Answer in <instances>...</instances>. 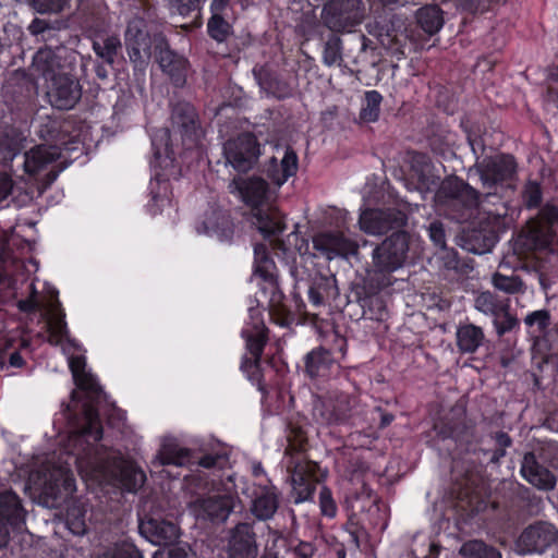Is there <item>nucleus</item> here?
<instances>
[{
    "label": "nucleus",
    "instance_id": "obj_1",
    "mask_svg": "<svg viewBox=\"0 0 558 558\" xmlns=\"http://www.w3.org/2000/svg\"><path fill=\"white\" fill-rule=\"evenodd\" d=\"M76 387L80 391L71 392V403L68 405L69 418L74 429L69 435L71 454L75 461L89 460L96 453L97 444L102 439L104 427L99 414V404L105 391L98 379L88 373L77 374L76 363L71 362Z\"/></svg>",
    "mask_w": 558,
    "mask_h": 558
},
{
    "label": "nucleus",
    "instance_id": "obj_2",
    "mask_svg": "<svg viewBox=\"0 0 558 558\" xmlns=\"http://www.w3.org/2000/svg\"><path fill=\"white\" fill-rule=\"evenodd\" d=\"M254 275L262 279L259 283V298L267 303L268 314L271 322L280 327H288L294 322V314L284 303V294L280 289L277 266L271 258L266 244L257 243L254 246ZM264 307L250 306L248 320L244 327L251 329H268L263 317Z\"/></svg>",
    "mask_w": 558,
    "mask_h": 558
},
{
    "label": "nucleus",
    "instance_id": "obj_3",
    "mask_svg": "<svg viewBox=\"0 0 558 558\" xmlns=\"http://www.w3.org/2000/svg\"><path fill=\"white\" fill-rule=\"evenodd\" d=\"M518 168L515 157L508 153L477 157L475 169L483 189L482 201L496 207L495 210L488 209V214L507 215V204L517 187Z\"/></svg>",
    "mask_w": 558,
    "mask_h": 558
},
{
    "label": "nucleus",
    "instance_id": "obj_4",
    "mask_svg": "<svg viewBox=\"0 0 558 558\" xmlns=\"http://www.w3.org/2000/svg\"><path fill=\"white\" fill-rule=\"evenodd\" d=\"M287 472L291 480V499L294 504L311 500L317 484L325 481L327 471L303 454L308 447L307 432L299 424L289 422L287 425Z\"/></svg>",
    "mask_w": 558,
    "mask_h": 558
},
{
    "label": "nucleus",
    "instance_id": "obj_5",
    "mask_svg": "<svg viewBox=\"0 0 558 558\" xmlns=\"http://www.w3.org/2000/svg\"><path fill=\"white\" fill-rule=\"evenodd\" d=\"M236 190L245 205L251 207L253 225L256 226L265 240H269L276 248L284 250L279 236L287 229L284 215L272 205L268 182L260 177L234 180Z\"/></svg>",
    "mask_w": 558,
    "mask_h": 558
},
{
    "label": "nucleus",
    "instance_id": "obj_6",
    "mask_svg": "<svg viewBox=\"0 0 558 558\" xmlns=\"http://www.w3.org/2000/svg\"><path fill=\"white\" fill-rule=\"evenodd\" d=\"M483 192L477 191L457 175L447 177L434 193L435 203L446 215L457 221H468L480 205L489 207L482 201ZM489 208H487L488 210Z\"/></svg>",
    "mask_w": 558,
    "mask_h": 558
},
{
    "label": "nucleus",
    "instance_id": "obj_7",
    "mask_svg": "<svg viewBox=\"0 0 558 558\" xmlns=\"http://www.w3.org/2000/svg\"><path fill=\"white\" fill-rule=\"evenodd\" d=\"M409 251V234L403 230L393 231L372 254L373 271L366 279L377 278V288H389L393 284L392 272L405 262Z\"/></svg>",
    "mask_w": 558,
    "mask_h": 558
},
{
    "label": "nucleus",
    "instance_id": "obj_8",
    "mask_svg": "<svg viewBox=\"0 0 558 558\" xmlns=\"http://www.w3.org/2000/svg\"><path fill=\"white\" fill-rule=\"evenodd\" d=\"M347 351V338L336 333L329 349L319 345L305 354L303 359L305 376L315 381L327 380L340 367V360L345 356Z\"/></svg>",
    "mask_w": 558,
    "mask_h": 558
},
{
    "label": "nucleus",
    "instance_id": "obj_9",
    "mask_svg": "<svg viewBox=\"0 0 558 558\" xmlns=\"http://www.w3.org/2000/svg\"><path fill=\"white\" fill-rule=\"evenodd\" d=\"M241 336L245 340V347L251 357L246 354L242 356L240 369L252 385L256 386L259 391L265 392L262 355L268 342V329L243 327Z\"/></svg>",
    "mask_w": 558,
    "mask_h": 558
},
{
    "label": "nucleus",
    "instance_id": "obj_10",
    "mask_svg": "<svg viewBox=\"0 0 558 558\" xmlns=\"http://www.w3.org/2000/svg\"><path fill=\"white\" fill-rule=\"evenodd\" d=\"M365 16L362 0H329L322 11V19L327 29L333 33L352 32Z\"/></svg>",
    "mask_w": 558,
    "mask_h": 558
},
{
    "label": "nucleus",
    "instance_id": "obj_11",
    "mask_svg": "<svg viewBox=\"0 0 558 558\" xmlns=\"http://www.w3.org/2000/svg\"><path fill=\"white\" fill-rule=\"evenodd\" d=\"M558 225V207L553 204H545L538 214L530 219L523 230L525 242L530 250H546L554 239V227Z\"/></svg>",
    "mask_w": 558,
    "mask_h": 558
},
{
    "label": "nucleus",
    "instance_id": "obj_12",
    "mask_svg": "<svg viewBox=\"0 0 558 558\" xmlns=\"http://www.w3.org/2000/svg\"><path fill=\"white\" fill-rule=\"evenodd\" d=\"M47 82V97L58 110H71L82 98V85L69 69H60Z\"/></svg>",
    "mask_w": 558,
    "mask_h": 558
},
{
    "label": "nucleus",
    "instance_id": "obj_13",
    "mask_svg": "<svg viewBox=\"0 0 558 558\" xmlns=\"http://www.w3.org/2000/svg\"><path fill=\"white\" fill-rule=\"evenodd\" d=\"M377 278L365 279L363 283L352 286L348 295L349 302H356L365 318L385 322L389 317L386 301L381 294L385 288H377Z\"/></svg>",
    "mask_w": 558,
    "mask_h": 558
},
{
    "label": "nucleus",
    "instance_id": "obj_14",
    "mask_svg": "<svg viewBox=\"0 0 558 558\" xmlns=\"http://www.w3.org/2000/svg\"><path fill=\"white\" fill-rule=\"evenodd\" d=\"M157 34L155 33L153 36L149 34L143 19H134L128 23L124 40L132 62L140 65L148 63L156 53Z\"/></svg>",
    "mask_w": 558,
    "mask_h": 558
},
{
    "label": "nucleus",
    "instance_id": "obj_15",
    "mask_svg": "<svg viewBox=\"0 0 558 558\" xmlns=\"http://www.w3.org/2000/svg\"><path fill=\"white\" fill-rule=\"evenodd\" d=\"M227 162L238 172L251 170L260 155V145L253 133H241L223 146Z\"/></svg>",
    "mask_w": 558,
    "mask_h": 558
},
{
    "label": "nucleus",
    "instance_id": "obj_16",
    "mask_svg": "<svg viewBox=\"0 0 558 558\" xmlns=\"http://www.w3.org/2000/svg\"><path fill=\"white\" fill-rule=\"evenodd\" d=\"M558 538L557 527L547 521L537 520L522 530L515 541L519 554H544Z\"/></svg>",
    "mask_w": 558,
    "mask_h": 558
},
{
    "label": "nucleus",
    "instance_id": "obj_17",
    "mask_svg": "<svg viewBox=\"0 0 558 558\" xmlns=\"http://www.w3.org/2000/svg\"><path fill=\"white\" fill-rule=\"evenodd\" d=\"M172 132L180 134L185 149L196 147L202 137L198 113L193 105L178 101L171 110Z\"/></svg>",
    "mask_w": 558,
    "mask_h": 558
},
{
    "label": "nucleus",
    "instance_id": "obj_18",
    "mask_svg": "<svg viewBox=\"0 0 558 558\" xmlns=\"http://www.w3.org/2000/svg\"><path fill=\"white\" fill-rule=\"evenodd\" d=\"M154 58L172 85L175 87L184 86L189 60L170 48L168 39L162 33L156 35V53Z\"/></svg>",
    "mask_w": 558,
    "mask_h": 558
},
{
    "label": "nucleus",
    "instance_id": "obj_19",
    "mask_svg": "<svg viewBox=\"0 0 558 558\" xmlns=\"http://www.w3.org/2000/svg\"><path fill=\"white\" fill-rule=\"evenodd\" d=\"M38 135L50 149L62 153L75 149L74 145L78 143L80 131L69 120L47 118L39 125Z\"/></svg>",
    "mask_w": 558,
    "mask_h": 558
},
{
    "label": "nucleus",
    "instance_id": "obj_20",
    "mask_svg": "<svg viewBox=\"0 0 558 558\" xmlns=\"http://www.w3.org/2000/svg\"><path fill=\"white\" fill-rule=\"evenodd\" d=\"M313 417L323 425H343L351 416V405L344 395L315 396Z\"/></svg>",
    "mask_w": 558,
    "mask_h": 558
},
{
    "label": "nucleus",
    "instance_id": "obj_21",
    "mask_svg": "<svg viewBox=\"0 0 558 558\" xmlns=\"http://www.w3.org/2000/svg\"><path fill=\"white\" fill-rule=\"evenodd\" d=\"M407 222V214L396 208H367L361 213L359 219L361 230L373 235L401 230Z\"/></svg>",
    "mask_w": 558,
    "mask_h": 558
},
{
    "label": "nucleus",
    "instance_id": "obj_22",
    "mask_svg": "<svg viewBox=\"0 0 558 558\" xmlns=\"http://www.w3.org/2000/svg\"><path fill=\"white\" fill-rule=\"evenodd\" d=\"M26 511L21 498L13 490L0 493V549L8 546L10 541L9 526L21 530L25 525Z\"/></svg>",
    "mask_w": 558,
    "mask_h": 558
},
{
    "label": "nucleus",
    "instance_id": "obj_23",
    "mask_svg": "<svg viewBox=\"0 0 558 558\" xmlns=\"http://www.w3.org/2000/svg\"><path fill=\"white\" fill-rule=\"evenodd\" d=\"M226 546L227 558H256L258 544L251 523L240 522L229 530Z\"/></svg>",
    "mask_w": 558,
    "mask_h": 558
},
{
    "label": "nucleus",
    "instance_id": "obj_24",
    "mask_svg": "<svg viewBox=\"0 0 558 558\" xmlns=\"http://www.w3.org/2000/svg\"><path fill=\"white\" fill-rule=\"evenodd\" d=\"M434 165L425 153L411 154L409 180L422 194L435 193L440 185V177L434 173Z\"/></svg>",
    "mask_w": 558,
    "mask_h": 558
},
{
    "label": "nucleus",
    "instance_id": "obj_25",
    "mask_svg": "<svg viewBox=\"0 0 558 558\" xmlns=\"http://www.w3.org/2000/svg\"><path fill=\"white\" fill-rule=\"evenodd\" d=\"M369 33L376 36L383 47L395 52L401 50L408 38L405 22L397 14L376 21Z\"/></svg>",
    "mask_w": 558,
    "mask_h": 558
},
{
    "label": "nucleus",
    "instance_id": "obj_26",
    "mask_svg": "<svg viewBox=\"0 0 558 558\" xmlns=\"http://www.w3.org/2000/svg\"><path fill=\"white\" fill-rule=\"evenodd\" d=\"M313 247L320 255L332 259L348 257L357 253V244L342 232H322L313 238Z\"/></svg>",
    "mask_w": 558,
    "mask_h": 558
},
{
    "label": "nucleus",
    "instance_id": "obj_27",
    "mask_svg": "<svg viewBox=\"0 0 558 558\" xmlns=\"http://www.w3.org/2000/svg\"><path fill=\"white\" fill-rule=\"evenodd\" d=\"M523 322L527 335L533 340V349L543 353L545 356L549 355L550 345L548 333L553 325L550 312L546 308L530 312L526 314Z\"/></svg>",
    "mask_w": 558,
    "mask_h": 558
},
{
    "label": "nucleus",
    "instance_id": "obj_28",
    "mask_svg": "<svg viewBox=\"0 0 558 558\" xmlns=\"http://www.w3.org/2000/svg\"><path fill=\"white\" fill-rule=\"evenodd\" d=\"M138 529L141 534L155 545H167L179 537L178 525L159 515L141 518Z\"/></svg>",
    "mask_w": 558,
    "mask_h": 558
},
{
    "label": "nucleus",
    "instance_id": "obj_29",
    "mask_svg": "<svg viewBox=\"0 0 558 558\" xmlns=\"http://www.w3.org/2000/svg\"><path fill=\"white\" fill-rule=\"evenodd\" d=\"M520 473L526 482L538 489L550 490L556 486L555 475L538 462L533 451L523 456Z\"/></svg>",
    "mask_w": 558,
    "mask_h": 558
},
{
    "label": "nucleus",
    "instance_id": "obj_30",
    "mask_svg": "<svg viewBox=\"0 0 558 558\" xmlns=\"http://www.w3.org/2000/svg\"><path fill=\"white\" fill-rule=\"evenodd\" d=\"M299 169V158L295 150L288 146L284 150L281 161L271 157L265 166L266 177L278 187L283 185L289 178L296 174Z\"/></svg>",
    "mask_w": 558,
    "mask_h": 558
},
{
    "label": "nucleus",
    "instance_id": "obj_31",
    "mask_svg": "<svg viewBox=\"0 0 558 558\" xmlns=\"http://www.w3.org/2000/svg\"><path fill=\"white\" fill-rule=\"evenodd\" d=\"M463 248L474 254L490 252L499 241L498 232L488 225H480L464 233Z\"/></svg>",
    "mask_w": 558,
    "mask_h": 558
},
{
    "label": "nucleus",
    "instance_id": "obj_32",
    "mask_svg": "<svg viewBox=\"0 0 558 558\" xmlns=\"http://www.w3.org/2000/svg\"><path fill=\"white\" fill-rule=\"evenodd\" d=\"M203 226L207 234L215 235L220 241L230 242L233 238L234 223L226 210L211 209L206 213Z\"/></svg>",
    "mask_w": 558,
    "mask_h": 558
},
{
    "label": "nucleus",
    "instance_id": "obj_33",
    "mask_svg": "<svg viewBox=\"0 0 558 558\" xmlns=\"http://www.w3.org/2000/svg\"><path fill=\"white\" fill-rule=\"evenodd\" d=\"M486 341L482 327L472 323H460L456 331V343L461 354H473Z\"/></svg>",
    "mask_w": 558,
    "mask_h": 558
},
{
    "label": "nucleus",
    "instance_id": "obj_34",
    "mask_svg": "<svg viewBox=\"0 0 558 558\" xmlns=\"http://www.w3.org/2000/svg\"><path fill=\"white\" fill-rule=\"evenodd\" d=\"M54 298L56 300L47 311V331L49 333V342L58 345L68 338L69 330L64 310L58 300V291L54 292Z\"/></svg>",
    "mask_w": 558,
    "mask_h": 558
},
{
    "label": "nucleus",
    "instance_id": "obj_35",
    "mask_svg": "<svg viewBox=\"0 0 558 558\" xmlns=\"http://www.w3.org/2000/svg\"><path fill=\"white\" fill-rule=\"evenodd\" d=\"M234 508V499L230 495H214L201 501V511L213 522H225Z\"/></svg>",
    "mask_w": 558,
    "mask_h": 558
},
{
    "label": "nucleus",
    "instance_id": "obj_36",
    "mask_svg": "<svg viewBox=\"0 0 558 558\" xmlns=\"http://www.w3.org/2000/svg\"><path fill=\"white\" fill-rule=\"evenodd\" d=\"M279 508V493L275 487H264L253 499L251 511L260 521H267L274 517Z\"/></svg>",
    "mask_w": 558,
    "mask_h": 558
},
{
    "label": "nucleus",
    "instance_id": "obj_37",
    "mask_svg": "<svg viewBox=\"0 0 558 558\" xmlns=\"http://www.w3.org/2000/svg\"><path fill=\"white\" fill-rule=\"evenodd\" d=\"M415 21L427 36H433L444 26V12L437 4L424 5L416 11Z\"/></svg>",
    "mask_w": 558,
    "mask_h": 558
},
{
    "label": "nucleus",
    "instance_id": "obj_38",
    "mask_svg": "<svg viewBox=\"0 0 558 558\" xmlns=\"http://www.w3.org/2000/svg\"><path fill=\"white\" fill-rule=\"evenodd\" d=\"M61 153L51 149L48 150L43 146H38L24 155V170L29 175H36L45 170L48 165L57 160Z\"/></svg>",
    "mask_w": 558,
    "mask_h": 558
},
{
    "label": "nucleus",
    "instance_id": "obj_39",
    "mask_svg": "<svg viewBox=\"0 0 558 558\" xmlns=\"http://www.w3.org/2000/svg\"><path fill=\"white\" fill-rule=\"evenodd\" d=\"M32 66L45 81L50 80L60 69H68L60 64L56 52L50 47L40 48L35 53Z\"/></svg>",
    "mask_w": 558,
    "mask_h": 558
},
{
    "label": "nucleus",
    "instance_id": "obj_40",
    "mask_svg": "<svg viewBox=\"0 0 558 558\" xmlns=\"http://www.w3.org/2000/svg\"><path fill=\"white\" fill-rule=\"evenodd\" d=\"M118 481L123 490L136 493L146 482L145 472L132 461H123L119 469Z\"/></svg>",
    "mask_w": 558,
    "mask_h": 558
},
{
    "label": "nucleus",
    "instance_id": "obj_41",
    "mask_svg": "<svg viewBox=\"0 0 558 558\" xmlns=\"http://www.w3.org/2000/svg\"><path fill=\"white\" fill-rule=\"evenodd\" d=\"M157 459L162 466H185L191 463L192 450L177 444H163L158 451Z\"/></svg>",
    "mask_w": 558,
    "mask_h": 558
},
{
    "label": "nucleus",
    "instance_id": "obj_42",
    "mask_svg": "<svg viewBox=\"0 0 558 558\" xmlns=\"http://www.w3.org/2000/svg\"><path fill=\"white\" fill-rule=\"evenodd\" d=\"M259 85L267 93L278 100L290 98L293 95L291 84L280 75L266 72L259 76Z\"/></svg>",
    "mask_w": 558,
    "mask_h": 558
},
{
    "label": "nucleus",
    "instance_id": "obj_43",
    "mask_svg": "<svg viewBox=\"0 0 558 558\" xmlns=\"http://www.w3.org/2000/svg\"><path fill=\"white\" fill-rule=\"evenodd\" d=\"M337 293L335 279L326 276L313 280L307 291L310 302L316 307L324 305L327 299L335 298Z\"/></svg>",
    "mask_w": 558,
    "mask_h": 558
},
{
    "label": "nucleus",
    "instance_id": "obj_44",
    "mask_svg": "<svg viewBox=\"0 0 558 558\" xmlns=\"http://www.w3.org/2000/svg\"><path fill=\"white\" fill-rule=\"evenodd\" d=\"M474 306L478 312L494 318L498 313H502L505 307H510V302L490 291H482L476 295Z\"/></svg>",
    "mask_w": 558,
    "mask_h": 558
},
{
    "label": "nucleus",
    "instance_id": "obj_45",
    "mask_svg": "<svg viewBox=\"0 0 558 558\" xmlns=\"http://www.w3.org/2000/svg\"><path fill=\"white\" fill-rule=\"evenodd\" d=\"M383 95L376 90L371 89L364 93L362 107L359 113V119L363 123H375L379 120L380 108L383 102Z\"/></svg>",
    "mask_w": 558,
    "mask_h": 558
},
{
    "label": "nucleus",
    "instance_id": "obj_46",
    "mask_svg": "<svg viewBox=\"0 0 558 558\" xmlns=\"http://www.w3.org/2000/svg\"><path fill=\"white\" fill-rule=\"evenodd\" d=\"M434 429L441 439H453L461 441L469 432V427L463 421L452 418H441L434 424Z\"/></svg>",
    "mask_w": 558,
    "mask_h": 558
},
{
    "label": "nucleus",
    "instance_id": "obj_47",
    "mask_svg": "<svg viewBox=\"0 0 558 558\" xmlns=\"http://www.w3.org/2000/svg\"><path fill=\"white\" fill-rule=\"evenodd\" d=\"M492 283L496 290L507 294L524 293L526 290L525 283L514 271L510 275H506L501 271L495 272L492 278Z\"/></svg>",
    "mask_w": 558,
    "mask_h": 558
},
{
    "label": "nucleus",
    "instance_id": "obj_48",
    "mask_svg": "<svg viewBox=\"0 0 558 558\" xmlns=\"http://www.w3.org/2000/svg\"><path fill=\"white\" fill-rule=\"evenodd\" d=\"M460 554L469 558H502L501 553L494 546L486 544L482 539H471L465 542Z\"/></svg>",
    "mask_w": 558,
    "mask_h": 558
},
{
    "label": "nucleus",
    "instance_id": "obj_49",
    "mask_svg": "<svg viewBox=\"0 0 558 558\" xmlns=\"http://www.w3.org/2000/svg\"><path fill=\"white\" fill-rule=\"evenodd\" d=\"M65 524L72 534L84 535L87 532L85 507L78 504L69 506L65 512Z\"/></svg>",
    "mask_w": 558,
    "mask_h": 558
},
{
    "label": "nucleus",
    "instance_id": "obj_50",
    "mask_svg": "<svg viewBox=\"0 0 558 558\" xmlns=\"http://www.w3.org/2000/svg\"><path fill=\"white\" fill-rule=\"evenodd\" d=\"M207 34L220 44L227 41L233 34V27L222 15L211 14L207 21Z\"/></svg>",
    "mask_w": 558,
    "mask_h": 558
},
{
    "label": "nucleus",
    "instance_id": "obj_51",
    "mask_svg": "<svg viewBox=\"0 0 558 558\" xmlns=\"http://www.w3.org/2000/svg\"><path fill=\"white\" fill-rule=\"evenodd\" d=\"M337 34L331 32L324 46L323 62L328 66L339 65L342 61V41Z\"/></svg>",
    "mask_w": 558,
    "mask_h": 558
},
{
    "label": "nucleus",
    "instance_id": "obj_52",
    "mask_svg": "<svg viewBox=\"0 0 558 558\" xmlns=\"http://www.w3.org/2000/svg\"><path fill=\"white\" fill-rule=\"evenodd\" d=\"M522 205L526 209H537L543 202V189L541 183L534 180H529L521 191Z\"/></svg>",
    "mask_w": 558,
    "mask_h": 558
},
{
    "label": "nucleus",
    "instance_id": "obj_53",
    "mask_svg": "<svg viewBox=\"0 0 558 558\" xmlns=\"http://www.w3.org/2000/svg\"><path fill=\"white\" fill-rule=\"evenodd\" d=\"M28 7L36 13L60 14L69 5V0H26Z\"/></svg>",
    "mask_w": 558,
    "mask_h": 558
},
{
    "label": "nucleus",
    "instance_id": "obj_54",
    "mask_svg": "<svg viewBox=\"0 0 558 558\" xmlns=\"http://www.w3.org/2000/svg\"><path fill=\"white\" fill-rule=\"evenodd\" d=\"M493 324L499 337L520 327V322L518 317L510 312V307H505L502 313H498V316L493 318Z\"/></svg>",
    "mask_w": 558,
    "mask_h": 558
},
{
    "label": "nucleus",
    "instance_id": "obj_55",
    "mask_svg": "<svg viewBox=\"0 0 558 558\" xmlns=\"http://www.w3.org/2000/svg\"><path fill=\"white\" fill-rule=\"evenodd\" d=\"M12 347L11 340L5 339L4 336H0V367L3 368H21L25 364V360L22 357L19 351L9 353L8 364L5 363L7 352L5 350Z\"/></svg>",
    "mask_w": 558,
    "mask_h": 558
},
{
    "label": "nucleus",
    "instance_id": "obj_56",
    "mask_svg": "<svg viewBox=\"0 0 558 558\" xmlns=\"http://www.w3.org/2000/svg\"><path fill=\"white\" fill-rule=\"evenodd\" d=\"M119 47L120 41L114 37L106 38L102 45L99 43H94L93 45L95 53L108 64L114 62Z\"/></svg>",
    "mask_w": 558,
    "mask_h": 558
},
{
    "label": "nucleus",
    "instance_id": "obj_57",
    "mask_svg": "<svg viewBox=\"0 0 558 558\" xmlns=\"http://www.w3.org/2000/svg\"><path fill=\"white\" fill-rule=\"evenodd\" d=\"M495 441V449L492 452L489 461L498 463L505 456L506 450L512 446V438L508 433L498 430L492 435Z\"/></svg>",
    "mask_w": 558,
    "mask_h": 558
},
{
    "label": "nucleus",
    "instance_id": "obj_58",
    "mask_svg": "<svg viewBox=\"0 0 558 558\" xmlns=\"http://www.w3.org/2000/svg\"><path fill=\"white\" fill-rule=\"evenodd\" d=\"M300 28L307 39H313L316 37L323 38L327 26L323 20L320 21L313 15L305 16L300 24Z\"/></svg>",
    "mask_w": 558,
    "mask_h": 558
},
{
    "label": "nucleus",
    "instance_id": "obj_59",
    "mask_svg": "<svg viewBox=\"0 0 558 558\" xmlns=\"http://www.w3.org/2000/svg\"><path fill=\"white\" fill-rule=\"evenodd\" d=\"M29 294L25 299H21L17 301V308L25 314H35L39 312L43 307V304L39 300V293L36 289L34 282L28 286Z\"/></svg>",
    "mask_w": 558,
    "mask_h": 558
},
{
    "label": "nucleus",
    "instance_id": "obj_60",
    "mask_svg": "<svg viewBox=\"0 0 558 558\" xmlns=\"http://www.w3.org/2000/svg\"><path fill=\"white\" fill-rule=\"evenodd\" d=\"M160 141L165 142L163 147H159L157 144V135L151 137V148L154 151V157L156 160H159L162 155L166 156L171 162L174 160V151L169 143L170 141V130L162 129L160 130Z\"/></svg>",
    "mask_w": 558,
    "mask_h": 558
},
{
    "label": "nucleus",
    "instance_id": "obj_61",
    "mask_svg": "<svg viewBox=\"0 0 558 558\" xmlns=\"http://www.w3.org/2000/svg\"><path fill=\"white\" fill-rule=\"evenodd\" d=\"M319 508L324 517L333 519L337 515L338 507L332 497L330 488L323 486L319 492Z\"/></svg>",
    "mask_w": 558,
    "mask_h": 558
},
{
    "label": "nucleus",
    "instance_id": "obj_62",
    "mask_svg": "<svg viewBox=\"0 0 558 558\" xmlns=\"http://www.w3.org/2000/svg\"><path fill=\"white\" fill-rule=\"evenodd\" d=\"M171 7L182 16H189L199 9L201 0H169Z\"/></svg>",
    "mask_w": 558,
    "mask_h": 558
},
{
    "label": "nucleus",
    "instance_id": "obj_63",
    "mask_svg": "<svg viewBox=\"0 0 558 558\" xmlns=\"http://www.w3.org/2000/svg\"><path fill=\"white\" fill-rule=\"evenodd\" d=\"M28 31L31 32V34H33L35 36L40 35L44 39H46L47 36H49L51 34V32L54 31V28L50 25L49 21L35 17L31 22V24L28 26Z\"/></svg>",
    "mask_w": 558,
    "mask_h": 558
},
{
    "label": "nucleus",
    "instance_id": "obj_64",
    "mask_svg": "<svg viewBox=\"0 0 558 558\" xmlns=\"http://www.w3.org/2000/svg\"><path fill=\"white\" fill-rule=\"evenodd\" d=\"M429 238L436 246L445 247L446 233L441 222L433 221L428 227Z\"/></svg>",
    "mask_w": 558,
    "mask_h": 558
}]
</instances>
